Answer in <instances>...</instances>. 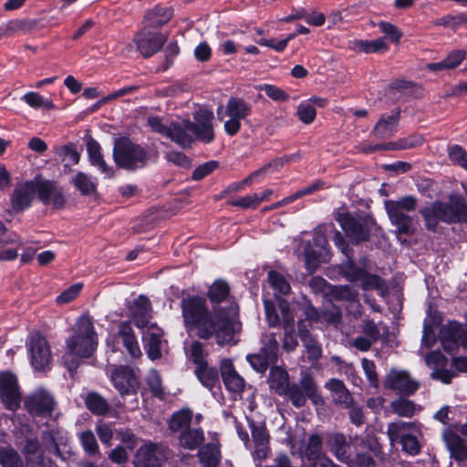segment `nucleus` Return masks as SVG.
Instances as JSON below:
<instances>
[{
  "label": "nucleus",
  "mask_w": 467,
  "mask_h": 467,
  "mask_svg": "<svg viewBox=\"0 0 467 467\" xmlns=\"http://www.w3.org/2000/svg\"><path fill=\"white\" fill-rule=\"evenodd\" d=\"M192 411L190 410H182L172 415L170 420V429L174 432L180 431L182 433L183 431L190 429Z\"/></svg>",
  "instance_id": "nucleus-47"
},
{
  "label": "nucleus",
  "mask_w": 467,
  "mask_h": 467,
  "mask_svg": "<svg viewBox=\"0 0 467 467\" xmlns=\"http://www.w3.org/2000/svg\"><path fill=\"white\" fill-rule=\"evenodd\" d=\"M221 374L226 389L234 393L239 394L244 389V379L234 370L233 363L224 359L221 363Z\"/></svg>",
  "instance_id": "nucleus-25"
},
{
  "label": "nucleus",
  "mask_w": 467,
  "mask_h": 467,
  "mask_svg": "<svg viewBox=\"0 0 467 467\" xmlns=\"http://www.w3.org/2000/svg\"><path fill=\"white\" fill-rule=\"evenodd\" d=\"M251 113V105L243 99L231 97L226 105L217 109L218 119L223 121V130L228 136L236 135Z\"/></svg>",
  "instance_id": "nucleus-8"
},
{
  "label": "nucleus",
  "mask_w": 467,
  "mask_h": 467,
  "mask_svg": "<svg viewBox=\"0 0 467 467\" xmlns=\"http://www.w3.org/2000/svg\"><path fill=\"white\" fill-rule=\"evenodd\" d=\"M268 383L271 389L282 396L290 385L288 373L280 367H274L270 370Z\"/></svg>",
  "instance_id": "nucleus-34"
},
{
  "label": "nucleus",
  "mask_w": 467,
  "mask_h": 467,
  "mask_svg": "<svg viewBox=\"0 0 467 467\" xmlns=\"http://www.w3.org/2000/svg\"><path fill=\"white\" fill-rule=\"evenodd\" d=\"M426 364L432 368L431 378L440 379L443 383H450L452 374L445 369L447 358L438 351H432L425 358Z\"/></svg>",
  "instance_id": "nucleus-23"
},
{
  "label": "nucleus",
  "mask_w": 467,
  "mask_h": 467,
  "mask_svg": "<svg viewBox=\"0 0 467 467\" xmlns=\"http://www.w3.org/2000/svg\"><path fill=\"white\" fill-rule=\"evenodd\" d=\"M0 463L3 467H25L17 451L11 447L0 448Z\"/></svg>",
  "instance_id": "nucleus-48"
},
{
  "label": "nucleus",
  "mask_w": 467,
  "mask_h": 467,
  "mask_svg": "<svg viewBox=\"0 0 467 467\" xmlns=\"http://www.w3.org/2000/svg\"><path fill=\"white\" fill-rule=\"evenodd\" d=\"M81 446L89 456L99 454V446L94 433L91 431H85L78 434Z\"/></svg>",
  "instance_id": "nucleus-50"
},
{
  "label": "nucleus",
  "mask_w": 467,
  "mask_h": 467,
  "mask_svg": "<svg viewBox=\"0 0 467 467\" xmlns=\"http://www.w3.org/2000/svg\"><path fill=\"white\" fill-rule=\"evenodd\" d=\"M213 113L207 109H200L193 113V122L189 120L188 130L193 135V140L210 143L214 140L213 125Z\"/></svg>",
  "instance_id": "nucleus-12"
},
{
  "label": "nucleus",
  "mask_w": 467,
  "mask_h": 467,
  "mask_svg": "<svg viewBox=\"0 0 467 467\" xmlns=\"http://www.w3.org/2000/svg\"><path fill=\"white\" fill-rule=\"evenodd\" d=\"M183 323L188 331H194L202 339L214 337L218 345L235 344L234 336L241 329L237 320L238 306L231 304L227 310L214 307L210 311L206 300L187 296L181 302Z\"/></svg>",
  "instance_id": "nucleus-1"
},
{
  "label": "nucleus",
  "mask_w": 467,
  "mask_h": 467,
  "mask_svg": "<svg viewBox=\"0 0 467 467\" xmlns=\"http://www.w3.org/2000/svg\"><path fill=\"white\" fill-rule=\"evenodd\" d=\"M38 176L32 181H26L16 185L14 189L11 203L15 212H22L27 209L36 194L38 195Z\"/></svg>",
  "instance_id": "nucleus-14"
},
{
  "label": "nucleus",
  "mask_w": 467,
  "mask_h": 467,
  "mask_svg": "<svg viewBox=\"0 0 467 467\" xmlns=\"http://www.w3.org/2000/svg\"><path fill=\"white\" fill-rule=\"evenodd\" d=\"M87 151L90 163L97 167L107 178L113 176V170L109 167L101 154L100 145L93 139H89L87 142Z\"/></svg>",
  "instance_id": "nucleus-30"
},
{
  "label": "nucleus",
  "mask_w": 467,
  "mask_h": 467,
  "mask_svg": "<svg viewBox=\"0 0 467 467\" xmlns=\"http://www.w3.org/2000/svg\"><path fill=\"white\" fill-rule=\"evenodd\" d=\"M171 17L172 10L165 6H155L146 15V20L149 26L153 27L165 25Z\"/></svg>",
  "instance_id": "nucleus-43"
},
{
  "label": "nucleus",
  "mask_w": 467,
  "mask_h": 467,
  "mask_svg": "<svg viewBox=\"0 0 467 467\" xmlns=\"http://www.w3.org/2000/svg\"><path fill=\"white\" fill-rule=\"evenodd\" d=\"M113 157L117 165L123 169L140 168L147 162V153L143 148L127 139L116 140Z\"/></svg>",
  "instance_id": "nucleus-9"
},
{
  "label": "nucleus",
  "mask_w": 467,
  "mask_h": 467,
  "mask_svg": "<svg viewBox=\"0 0 467 467\" xmlns=\"http://www.w3.org/2000/svg\"><path fill=\"white\" fill-rule=\"evenodd\" d=\"M325 455L322 451V439L317 434L309 436L303 451V458L308 463Z\"/></svg>",
  "instance_id": "nucleus-41"
},
{
  "label": "nucleus",
  "mask_w": 467,
  "mask_h": 467,
  "mask_svg": "<svg viewBox=\"0 0 467 467\" xmlns=\"http://www.w3.org/2000/svg\"><path fill=\"white\" fill-rule=\"evenodd\" d=\"M301 340L308 358L310 360H318L322 356L321 345L311 334H306L304 327L301 328Z\"/></svg>",
  "instance_id": "nucleus-45"
},
{
  "label": "nucleus",
  "mask_w": 467,
  "mask_h": 467,
  "mask_svg": "<svg viewBox=\"0 0 467 467\" xmlns=\"http://www.w3.org/2000/svg\"><path fill=\"white\" fill-rule=\"evenodd\" d=\"M267 275L269 285L274 290L275 297L286 296L290 293V284L283 275L275 270H270Z\"/></svg>",
  "instance_id": "nucleus-40"
},
{
  "label": "nucleus",
  "mask_w": 467,
  "mask_h": 467,
  "mask_svg": "<svg viewBox=\"0 0 467 467\" xmlns=\"http://www.w3.org/2000/svg\"><path fill=\"white\" fill-rule=\"evenodd\" d=\"M384 385L387 389L403 395H411L419 389V383L405 370L390 369L386 376Z\"/></svg>",
  "instance_id": "nucleus-19"
},
{
  "label": "nucleus",
  "mask_w": 467,
  "mask_h": 467,
  "mask_svg": "<svg viewBox=\"0 0 467 467\" xmlns=\"http://www.w3.org/2000/svg\"><path fill=\"white\" fill-rule=\"evenodd\" d=\"M325 443L329 451L348 467H372L375 464L373 455L380 451L374 436H355L347 440L339 432H328L325 435Z\"/></svg>",
  "instance_id": "nucleus-2"
},
{
  "label": "nucleus",
  "mask_w": 467,
  "mask_h": 467,
  "mask_svg": "<svg viewBox=\"0 0 467 467\" xmlns=\"http://www.w3.org/2000/svg\"><path fill=\"white\" fill-rule=\"evenodd\" d=\"M71 182L82 195L88 196L97 193L96 180L82 171H78L72 178Z\"/></svg>",
  "instance_id": "nucleus-36"
},
{
  "label": "nucleus",
  "mask_w": 467,
  "mask_h": 467,
  "mask_svg": "<svg viewBox=\"0 0 467 467\" xmlns=\"http://www.w3.org/2000/svg\"><path fill=\"white\" fill-rule=\"evenodd\" d=\"M296 115L305 124H310L314 121L317 111L309 102H302L298 105Z\"/></svg>",
  "instance_id": "nucleus-62"
},
{
  "label": "nucleus",
  "mask_w": 467,
  "mask_h": 467,
  "mask_svg": "<svg viewBox=\"0 0 467 467\" xmlns=\"http://www.w3.org/2000/svg\"><path fill=\"white\" fill-rule=\"evenodd\" d=\"M187 124H189V120L171 122L167 138L182 148L190 147L194 140L193 135L191 130H188Z\"/></svg>",
  "instance_id": "nucleus-26"
},
{
  "label": "nucleus",
  "mask_w": 467,
  "mask_h": 467,
  "mask_svg": "<svg viewBox=\"0 0 467 467\" xmlns=\"http://www.w3.org/2000/svg\"><path fill=\"white\" fill-rule=\"evenodd\" d=\"M444 441L451 456L455 460L462 461L467 457V447L459 435L453 432H446L444 434Z\"/></svg>",
  "instance_id": "nucleus-35"
},
{
  "label": "nucleus",
  "mask_w": 467,
  "mask_h": 467,
  "mask_svg": "<svg viewBox=\"0 0 467 467\" xmlns=\"http://www.w3.org/2000/svg\"><path fill=\"white\" fill-rule=\"evenodd\" d=\"M420 213L428 230L434 231L440 221L448 223L450 217L446 213V203L435 202L421 209Z\"/></svg>",
  "instance_id": "nucleus-24"
},
{
  "label": "nucleus",
  "mask_w": 467,
  "mask_h": 467,
  "mask_svg": "<svg viewBox=\"0 0 467 467\" xmlns=\"http://www.w3.org/2000/svg\"><path fill=\"white\" fill-rule=\"evenodd\" d=\"M56 151L62 161H65L66 166L76 165L79 161L80 155L72 144L59 147Z\"/></svg>",
  "instance_id": "nucleus-56"
},
{
  "label": "nucleus",
  "mask_w": 467,
  "mask_h": 467,
  "mask_svg": "<svg viewBox=\"0 0 467 467\" xmlns=\"http://www.w3.org/2000/svg\"><path fill=\"white\" fill-rule=\"evenodd\" d=\"M298 385L305 391L306 397L315 405H323L324 404L323 398L317 391V386L313 377L309 373H306V372L302 373Z\"/></svg>",
  "instance_id": "nucleus-37"
},
{
  "label": "nucleus",
  "mask_w": 467,
  "mask_h": 467,
  "mask_svg": "<svg viewBox=\"0 0 467 467\" xmlns=\"http://www.w3.org/2000/svg\"><path fill=\"white\" fill-rule=\"evenodd\" d=\"M393 411L400 417H411L416 411L415 404L406 399H398L390 404Z\"/></svg>",
  "instance_id": "nucleus-53"
},
{
  "label": "nucleus",
  "mask_w": 467,
  "mask_h": 467,
  "mask_svg": "<svg viewBox=\"0 0 467 467\" xmlns=\"http://www.w3.org/2000/svg\"><path fill=\"white\" fill-rule=\"evenodd\" d=\"M118 334L121 337L127 351L132 358H139L141 356L139 343L135 337L130 323L121 322L119 326Z\"/></svg>",
  "instance_id": "nucleus-32"
},
{
  "label": "nucleus",
  "mask_w": 467,
  "mask_h": 467,
  "mask_svg": "<svg viewBox=\"0 0 467 467\" xmlns=\"http://www.w3.org/2000/svg\"><path fill=\"white\" fill-rule=\"evenodd\" d=\"M28 348L35 369H46L51 361V351L47 339L39 333H34L30 336Z\"/></svg>",
  "instance_id": "nucleus-13"
},
{
  "label": "nucleus",
  "mask_w": 467,
  "mask_h": 467,
  "mask_svg": "<svg viewBox=\"0 0 467 467\" xmlns=\"http://www.w3.org/2000/svg\"><path fill=\"white\" fill-rule=\"evenodd\" d=\"M0 398L5 406L10 410H16L20 406L21 394L17 379L10 372L0 374Z\"/></svg>",
  "instance_id": "nucleus-16"
},
{
  "label": "nucleus",
  "mask_w": 467,
  "mask_h": 467,
  "mask_svg": "<svg viewBox=\"0 0 467 467\" xmlns=\"http://www.w3.org/2000/svg\"><path fill=\"white\" fill-rule=\"evenodd\" d=\"M98 345V336L89 317H81L73 328L72 336L67 340L69 352L80 358H88Z\"/></svg>",
  "instance_id": "nucleus-4"
},
{
  "label": "nucleus",
  "mask_w": 467,
  "mask_h": 467,
  "mask_svg": "<svg viewBox=\"0 0 467 467\" xmlns=\"http://www.w3.org/2000/svg\"><path fill=\"white\" fill-rule=\"evenodd\" d=\"M256 88L264 91L268 98L275 101H286L289 99V95L285 90L271 84H262Z\"/></svg>",
  "instance_id": "nucleus-59"
},
{
  "label": "nucleus",
  "mask_w": 467,
  "mask_h": 467,
  "mask_svg": "<svg viewBox=\"0 0 467 467\" xmlns=\"http://www.w3.org/2000/svg\"><path fill=\"white\" fill-rule=\"evenodd\" d=\"M420 431V426L414 422L397 420L388 425L387 434L390 442L400 441L403 450L410 455L420 452V443L414 433Z\"/></svg>",
  "instance_id": "nucleus-10"
},
{
  "label": "nucleus",
  "mask_w": 467,
  "mask_h": 467,
  "mask_svg": "<svg viewBox=\"0 0 467 467\" xmlns=\"http://www.w3.org/2000/svg\"><path fill=\"white\" fill-rule=\"evenodd\" d=\"M348 47L355 52L383 53L389 49L388 44L383 37L373 40L354 39L348 41Z\"/></svg>",
  "instance_id": "nucleus-29"
},
{
  "label": "nucleus",
  "mask_w": 467,
  "mask_h": 467,
  "mask_svg": "<svg viewBox=\"0 0 467 467\" xmlns=\"http://www.w3.org/2000/svg\"><path fill=\"white\" fill-rule=\"evenodd\" d=\"M147 384L154 396L162 398L164 392L161 386V379L156 370H151L147 376Z\"/></svg>",
  "instance_id": "nucleus-63"
},
{
  "label": "nucleus",
  "mask_w": 467,
  "mask_h": 467,
  "mask_svg": "<svg viewBox=\"0 0 467 467\" xmlns=\"http://www.w3.org/2000/svg\"><path fill=\"white\" fill-rule=\"evenodd\" d=\"M449 157L451 161L467 170V152L462 147L458 145L450 147Z\"/></svg>",
  "instance_id": "nucleus-64"
},
{
  "label": "nucleus",
  "mask_w": 467,
  "mask_h": 467,
  "mask_svg": "<svg viewBox=\"0 0 467 467\" xmlns=\"http://www.w3.org/2000/svg\"><path fill=\"white\" fill-rule=\"evenodd\" d=\"M416 202V199L412 196L385 202L387 213L391 223L397 228L398 234L412 235L416 232L414 220L407 214L415 210Z\"/></svg>",
  "instance_id": "nucleus-7"
},
{
  "label": "nucleus",
  "mask_w": 467,
  "mask_h": 467,
  "mask_svg": "<svg viewBox=\"0 0 467 467\" xmlns=\"http://www.w3.org/2000/svg\"><path fill=\"white\" fill-rule=\"evenodd\" d=\"M151 306L149 298L140 296L129 306V316L136 327H145L151 317Z\"/></svg>",
  "instance_id": "nucleus-22"
},
{
  "label": "nucleus",
  "mask_w": 467,
  "mask_h": 467,
  "mask_svg": "<svg viewBox=\"0 0 467 467\" xmlns=\"http://www.w3.org/2000/svg\"><path fill=\"white\" fill-rule=\"evenodd\" d=\"M287 396L292 404L296 408L305 406L306 402V395L298 384L289 385L287 391L284 394Z\"/></svg>",
  "instance_id": "nucleus-57"
},
{
  "label": "nucleus",
  "mask_w": 467,
  "mask_h": 467,
  "mask_svg": "<svg viewBox=\"0 0 467 467\" xmlns=\"http://www.w3.org/2000/svg\"><path fill=\"white\" fill-rule=\"evenodd\" d=\"M116 438L120 441L125 448L132 451L138 445V438L136 435L130 430L125 428H120L115 431Z\"/></svg>",
  "instance_id": "nucleus-61"
},
{
  "label": "nucleus",
  "mask_w": 467,
  "mask_h": 467,
  "mask_svg": "<svg viewBox=\"0 0 467 467\" xmlns=\"http://www.w3.org/2000/svg\"><path fill=\"white\" fill-rule=\"evenodd\" d=\"M229 294L228 285L221 280L215 281L210 287L208 296L213 303H221Z\"/></svg>",
  "instance_id": "nucleus-52"
},
{
  "label": "nucleus",
  "mask_w": 467,
  "mask_h": 467,
  "mask_svg": "<svg viewBox=\"0 0 467 467\" xmlns=\"http://www.w3.org/2000/svg\"><path fill=\"white\" fill-rule=\"evenodd\" d=\"M361 365L364 374L370 386L377 389L379 387V380L374 361L364 358L361 360Z\"/></svg>",
  "instance_id": "nucleus-60"
},
{
  "label": "nucleus",
  "mask_w": 467,
  "mask_h": 467,
  "mask_svg": "<svg viewBox=\"0 0 467 467\" xmlns=\"http://www.w3.org/2000/svg\"><path fill=\"white\" fill-rule=\"evenodd\" d=\"M446 213L450 219L448 223H467V204L460 196H452L446 203Z\"/></svg>",
  "instance_id": "nucleus-33"
},
{
  "label": "nucleus",
  "mask_w": 467,
  "mask_h": 467,
  "mask_svg": "<svg viewBox=\"0 0 467 467\" xmlns=\"http://www.w3.org/2000/svg\"><path fill=\"white\" fill-rule=\"evenodd\" d=\"M41 441L43 449L34 437H26L24 441H17L26 456L28 467H40L44 451L62 460L68 459L72 454L68 433L62 429H52L44 431Z\"/></svg>",
  "instance_id": "nucleus-3"
},
{
  "label": "nucleus",
  "mask_w": 467,
  "mask_h": 467,
  "mask_svg": "<svg viewBox=\"0 0 467 467\" xmlns=\"http://www.w3.org/2000/svg\"><path fill=\"white\" fill-rule=\"evenodd\" d=\"M87 408L94 414L102 415L109 411L107 400L95 392H90L85 399Z\"/></svg>",
  "instance_id": "nucleus-46"
},
{
  "label": "nucleus",
  "mask_w": 467,
  "mask_h": 467,
  "mask_svg": "<svg viewBox=\"0 0 467 467\" xmlns=\"http://www.w3.org/2000/svg\"><path fill=\"white\" fill-rule=\"evenodd\" d=\"M335 219L339 223L347 235L356 242H362L368 239V223L363 219H355L348 213L337 212Z\"/></svg>",
  "instance_id": "nucleus-18"
},
{
  "label": "nucleus",
  "mask_w": 467,
  "mask_h": 467,
  "mask_svg": "<svg viewBox=\"0 0 467 467\" xmlns=\"http://www.w3.org/2000/svg\"><path fill=\"white\" fill-rule=\"evenodd\" d=\"M333 296L337 300L347 301L359 307L360 305L357 299L358 292L349 285H338L332 290Z\"/></svg>",
  "instance_id": "nucleus-51"
},
{
  "label": "nucleus",
  "mask_w": 467,
  "mask_h": 467,
  "mask_svg": "<svg viewBox=\"0 0 467 467\" xmlns=\"http://www.w3.org/2000/svg\"><path fill=\"white\" fill-rule=\"evenodd\" d=\"M399 120V111L393 112L390 115H382L373 129L374 135L379 139L392 137L397 130Z\"/></svg>",
  "instance_id": "nucleus-27"
},
{
  "label": "nucleus",
  "mask_w": 467,
  "mask_h": 467,
  "mask_svg": "<svg viewBox=\"0 0 467 467\" xmlns=\"http://www.w3.org/2000/svg\"><path fill=\"white\" fill-rule=\"evenodd\" d=\"M36 23L33 20H12L0 28V37L14 34H26L35 28Z\"/></svg>",
  "instance_id": "nucleus-39"
},
{
  "label": "nucleus",
  "mask_w": 467,
  "mask_h": 467,
  "mask_svg": "<svg viewBox=\"0 0 467 467\" xmlns=\"http://www.w3.org/2000/svg\"><path fill=\"white\" fill-rule=\"evenodd\" d=\"M449 331L451 333L450 338L447 339L445 337V335H443L441 338V343L444 349L451 351L455 348V347L458 344V341L461 339L462 326L457 322L451 323L449 326Z\"/></svg>",
  "instance_id": "nucleus-55"
},
{
  "label": "nucleus",
  "mask_w": 467,
  "mask_h": 467,
  "mask_svg": "<svg viewBox=\"0 0 467 467\" xmlns=\"http://www.w3.org/2000/svg\"><path fill=\"white\" fill-rule=\"evenodd\" d=\"M21 99L34 109L44 108L51 109L54 108L51 100L45 99L40 94L33 91L26 93Z\"/></svg>",
  "instance_id": "nucleus-54"
},
{
  "label": "nucleus",
  "mask_w": 467,
  "mask_h": 467,
  "mask_svg": "<svg viewBox=\"0 0 467 467\" xmlns=\"http://www.w3.org/2000/svg\"><path fill=\"white\" fill-rule=\"evenodd\" d=\"M55 405L54 398L45 389H37L25 399V407L33 416H49Z\"/></svg>",
  "instance_id": "nucleus-15"
},
{
  "label": "nucleus",
  "mask_w": 467,
  "mask_h": 467,
  "mask_svg": "<svg viewBox=\"0 0 467 467\" xmlns=\"http://www.w3.org/2000/svg\"><path fill=\"white\" fill-rule=\"evenodd\" d=\"M140 378V370L128 366L116 367L111 372V381L121 396L136 394Z\"/></svg>",
  "instance_id": "nucleus-11"
},
{
  "label": "nucleus",
  "mask_w": 467,
  "mask_h": 467,
  "mask_svg": "<svg viewBox=\"0 0 467 467\" xmlns=\"http://www.w3.org/2000/svg\"><path fill=\"white\" fill-rule=\"evenodd\" d=\"M167 38L162 33L142 30L134 37V41L140 53L149 57L161 48Z\"/></svg>",
  "instance_id": "nucleus-21"
},
{
  "label": "nucleus",
  "mask_w": 467,
  "mask_h": 467,
  "mask_svg": "<svg viewBox=\"0 0 467 467\" xmlns=\"http://www.w3.org/2000/svg\"><path fill=\"white\" fill-rule=\"evenodd\" d=\"M161 337L162 331L159 327H150L144 332L143 340L145 341V348L149 358L152 360L160 358L161 356Z\"/></svg>",
  "instance_id": "nucleus-31"
},
{
  "label": "nucleus",
  "mask_w": 467,
  "mask_h": 467,
  "mask_svg": "<svg viewBox=\"0 0 467 467\" xmlns=\"http://www.w3.org/2000/svg\"><path fill=\"white\" fill-rule=\"evenodd\" d=\"M248 423L252 434L251 441L248 433L242 430L239 423L235 425L236 431L239 438L244 441L246 449L251 451L254 461L258 462V464H260L270 453V435L265 422H255L252 420H248Z\"/></svg>",
  "instance_id": "nucleus-5"
},
{
  "label": "nucleus",
  "mask_w": 467,
  "mask_h": 467,
  "mask_svg": "<svg viewBox=\"0 0 467 467\" xmlns=\"http://www.w3.org/2000/svg\"><path fill=\"white\" fill-rule=\"evenodd\" d=\"M325 388L331 392L332 400L336 404L343 407L352 405L353 398L343 381L331 379L325 384Z\"/></svg>",
  "instance_id": "nucleus-28"
},
{
  "label": "nucleus",
  "mask_w": 467,
  "mask_h": 467,
  "mask_svg": "<svg viewBox=\"0 0 467 467\" xmlns=\"http://www.w3.org/2000/svg\"><path fill=\"white\" fill-rule=\"evenodd\" d=\"M203 440L204 435L201 429H188L179 436L180 444L188 450L197 449Z\"/></svg>",
  "instance_id": "nucleus-42"
},
{
  "label": "nucleus",
  "mask_w": 467,
  "mask_h": 467,
  "mask_svg": "<svg viewBox=\"0 0 467 467\" xmlns=\"http://www.w3.org/2000/svg\"><path fill=\"white\" fill-rule=\"evenodd\" d=\"M327 254L320 249L315 250L311 244L306 247L305 250V263L308 271L314 272L318 267L319 264L323 261Z\"/></svg>",
  "instance_id": "nucleus-49"
},
{
  "label": "nucleus",
  "mask_w": 467,
  "mask_h": 467,
  "mask_svg": "<svg viewBox=\"0 0 467 467\" xmlns=\"http://www.w3.org/2000/svg\"><path fill=\"white\" fill-rule=\"evenodd\" d=\"M195 374L200 382L210 389L218 382V372L216 368L209 367L207 363L196 367Z\"/></svg>",
  "instance_id": "nucleus-44"
},
{
  "label": "nucleus",
  "mask_w": 467,
  "mask_h": 467,
  "mask_svg": "<svg viewBox=\"0 0 467 467\" xmlns=\"http://www.w3.org/2000/svg\"><path fill=\"white\" fill-rule=\"evenodd\" d=\"M38 199L45 205H52L55 209H61L66 202L63 190L55 182L38 176Z\"/></svg>",
  "instance_id": "nucleus-20"
},
{
  "label": "nucleus",
  "mask_w": 467,
  "mask_h": 467,
  "mask_svg": "<svg viewBox=\"0 0 467 467\" xmlns=\"http://www.w3.org/2000/svg\"><path fill=\"white\" fill-rule=\"evenodd\" d=\"M198 455L200 461L205 464L206 467H215L219 463L221 458L218 441H214L204 445L200 449Z\"/></svg>",
  "instance_id": "nucleus-38"
},
{
  "label": "nucleus",
  "mask_w": 467,
  "mask_h": 467,
  "mask_svg": "<svg viewBox=\"0 0 467 467\" xmlns=\"http://www.w3.org/2000/svg\"><path fill=\"white\" fill-rule=\"evenodd\" d=\"M247 360L257 372L261 373H264L267 369L268 366L275 362L268 356L260 351L256 354L248 355Z\"/></svg>",
  "instance_id": "nucleus-58"
},
{
  "label": "nucleus",
  "mask_w": 467,
  "mask_h": 467,
  "mask_svg": "<svg viewBox=\"0 0 467 467\" xmlns=\"http://www.w3.org/2000/svg\"><path fill=\"white\" fill-rule=\"evenodd\" d=\"M265 310L266 319L271 327L283 324L285 330L283 348L286 352L294 351L298 346V342L294 330V316L290 312L288 304L282 301L277 309L270 301H265Z\"/></svg>",
  "instance_id": "nucleus-6"
},
{
  "label": "nucleus",
  "mask_w": 467,
  "mask_h": 467,
  "mask_svg": "<svg viewBox=\"0 0 467 467\" xmlns=\"http://www.w3.org/2000/svg\"><path fill=\"white\" fill-rule=\"evenodd\" d=\"M166 457V450L163 446L150 443L137 451L133 463L135 467H161Z\"/></svg>",
  "instance_id": "nucleus-17"
}]
</instances>
